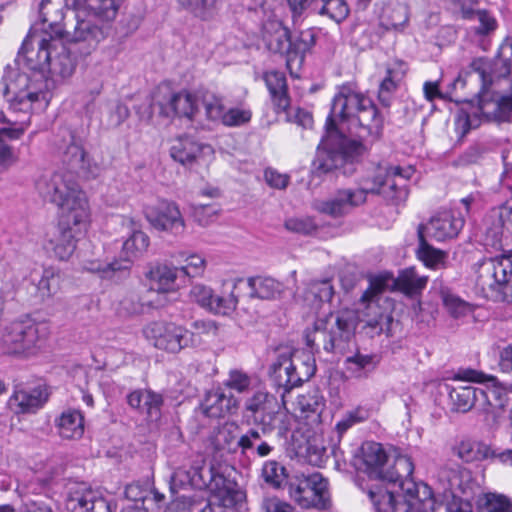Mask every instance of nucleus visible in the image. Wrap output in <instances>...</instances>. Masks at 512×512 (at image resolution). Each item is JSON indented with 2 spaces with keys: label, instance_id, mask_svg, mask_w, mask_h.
<instances>
[{
  "label": "nucleus",
  "instance_id": "nucleus-42",
  "mask_svg": "<svg viewBox=\"0 0 512 512\" xmlns=\"http://www.w3.org/2000/svg\"><path fill=\"white\" fill-rule=\"evenodd\" d=\"M179 269L166 264H156L146 273L151 281V289L158 292H169L173 290Z\"/></svg>",
  "mask_w": 512,
  "mask_h": 512
},
{
  "label": "nucleus",
  "instance_id": "nucleus-31",
  "mask_svg": "<svg viewBox=\"0 0 512 512\" xmlns=\"http://www.w3.org/2000/svg\"><path fill=\"white\" fill-rule=\"evenodd\" d=\"M251 425L257 426L264 436L276 433L278 438H283L289 430V418L277 405V408H272L266 413L254 417Z\"/></svg>",
  "mask_w": 512,
  "mask_h": 512
},
{
  "label": "nucleus",
  "instance_id": "nucleus-25",
  "mask_svg": "<svg viewBox=\"0 0 512 512\" xmlns=\"http://www.w3.org/2000/svg\"><path fill=\"white\" fill-rule=\"evenodd\" d=\"M49 392L46 385H38L26 391L21 385H16L9 398L8 405L16 414L35 413L48 401Z\"/></svg>",
  "mask_w": 512,
  "mask_h": 512
},
{
  "label": "nucleus",
  "instance_id": "nucleus-29",
  "mask_svg": "<svg viewBox=\"0 0 512 512\" xmlns=\"http://www.w3.org/2000/svg\"><path fill=\"white\" fill-rule=\"evenodd\" d=\"M206 150L211 151V147L197 142L192 137L185 136L174 142L170 148V155L183 166L191 167Z\"/></svg>",
  "mask_w": 512,
  "mask_h": 512
},
{
  "label": "nucleus",
  "instance_id": "nucleus-2",
  "mask_svg": "<svg viewBox=\"0 0 512 512\" xmlns=\"http://www.w3.org/2000/svg\"><path fill=\"white\" fill-rule=\"evenodd\" d=\"M360 317L354 310H342L315 320L306 334V344L313 352L344 355L350 350Z\"/></svg>",
  "mask_w": 512,
  "mask_h": 512
},
{
  "label": "nucleus",
  "instance_id": "nucleus-8",
  "mask_svg": "<svg viewBox=\"0 0 512 512\" xmlns=\"http://www.w3.org/2000/svg\"><path fill=\"white\" fill-rule=\"evenodd\" d=\"M361 454L365 471L372 478L395 485L399 479L413 474L414 464L409 456H389L380 443H363Z\"/></svg>",
  "mask_w": 512,
  "mask_h": 512
},
{
  "label": "nucleus",
  "instance_id": "nucleus-59",
  "mask_svg": "<svg viewBox=\"0 0 512 512\" xmlns=\"http://www.w3.org/2000/svg\"><path fill=\"white\" fill-rule=\"evenodd\" d=\"M176 117L193 119L198 110L196 98L188 92L176 93Z\"/></svg>",
  "mask_w": 512,
  "mask_h": 512
},
{
  "label": "nucleus",
  "instance_id": "nucleus-9",
  "mask_svg": "<svg viewBox=\"0 0 512 512\" xmlns=\"http://www.w3.org/2000/svg\"><path fill=\"white\" fill-rule=\"evenodd\" d=\"M386 279L376 277L370 281L368 289L362 294L361 301L365 303L362 311L365 328L370 329L371 337L385 333L391 335V326L393 316L389 310L388 298L383 297L381 293L386 287Z\"/></svg>",
  "mask_w": 512,
  "mask_h": 512
},
{
  "label": "nucleus",
  "instance_id": "nucleus-57",
  "mask_svg": "<svg viewBox=\"0 0 512 512\" xmlns=\"http://www.w3.org/2000/svg\"><path fill=\"white\" fill-rule=\"evenodd\" d=\"M60 282V275L54 268L44 269L42 277L38 282V291L43 298H49L58 292Z\"/></svg>",
  "mask_w": 512,
  "mask_h": 512
},
{
  "label": "nucleus",
  "instance_id": "nucleus-30",
  "mask_svg": "<svg viewBox=\"0 0 512 512\" xmlns=\"http://www.w3.org/2000/svg\"><path fill=\"white\" fill-rule=\"evenodd\" d=\"M263 79L270 93L275 112H285L290 106V97L284 73L276 70L268 71L264 73Z\"/></svg>",
  "mask_w": 512,
  "mask_h": 512
},
{
  "label": "nucleus",
  "instance_id": "nucleus-1",
  "mask_svg": "<svg viewBox=\"0 0 512 512\" xmlns=\"http://www.w3.org/2000/svg\"><path fill=\"white\" fill-rule=\"evenodd\" d=\"M383 127L384 116L368 96L351 84L340 86L312 162V176L320 178L335 170L353 175L365 150L363 140L378 139Z\"/></svg>",
  "mask_w": 512,
  "mask_h": 512
},
{
  "label": "nucleus",
  "instance_id": "nucleus-28",
  "mask_svg": "<svg viewBox=\"0 0 512 512\" xmlns=\"http://www.w3.org/2000/svg\"><path fill=\"white\" fill-rule=\"evenodd\" d=\"M58 149L62 153V161L71 170L87 169L86 152L79 140L76 139L71 131L64 130L62 143H58Z\"/></svg>",
  "mask_w": 512,
  "mask_h": 512
},
{
  "label": "nucleus",
  "instance_id": "nucleus-38",
  "mask_svg": "<svg viewBox=\"0 0 512 512\" xmlns=\"http://www.w3.org/2000/svg\"><path fill=\"white\" fill-rule=\"evenodd\" d=\"M250 297L263 300L280 298L285 290L284 284L271 277H250L247 280Z\"/></svg>",
  "mask_w": 512,
  "mask_h": 512
},
{
  "label": "nucleus",
  "instance_id": "nucleus-39",
  "mask_svg": "<svg viewBox=\"0 0 512 512\" xmlns=\"http://www.w3.org/2000/svg\"><path fill=\"white\" fill-rule=\"evenodd\" d=\"M59 435L64 439H79L84 434V417L78 410H66L55 421Z\"/></svg>",
  "mask_w": 512,
  "mask_h": 512
},
{
  "label": "nucleus",
  "instance_id": "nucleus-52",
  "mask_svg": "<svg viewBox=\"0 0 512 512\" xmlns=\"http://www.w3.org/2000/svg\"><path fill=\"white\" fill-rule=\"evenodd\" d=\"M319 8H314L320 16H326L336 23L344 21L350 12L349 6L345 0H321Z\"/></svg>",
  "mask_w": 512,
  "mask_h": 512
},
{
  "label": "nucleus",
  "instance_id": "nucleus-17",
  "mask_svg": "<svg viewBox=\"0 0 512 512\" xmlns=\"http://www.w3.org/2000/svg\"><path fill=\"white\" fill-rule=\"evenodd\" d=\"M458 380L469 382H489L486 389L479 388L480 409L485 413H492L496 410H504L509 403V384L504 385L495 376H486L484 373L466 369L456 375Z\"/></svg>",
  "mask_w": 512,
  "mask_h": 512
},
{
  "label": "nucleus",
  "instance_id": "nucleus-47",
  "mask_svg": "<svg viewBox=\"0 0 512 512\" xmlns=\"http://www.w3.org/2000/svg\"><path fill=\"white\" fill-rule=\"evenodd\" d=\"M261 475L269 486L274 489L286 488L292 475L288 474L285 466L276 460H269L263 464Z\"/></svg>",
  "mask_w": 512,
  "mask_h": 512
},
{
  "label": "nucleus",
  "instance_id": "nucleus-61",
  "mask_svg": "<svg viewBox=\"0 0 512 512\" xmlns=\"http://www.w3.org/2000/svg\"><path fill=\"white\" fill-rule=\"evenodd\" d=\"M202 105L209 120L216 121L222 119L225 107L221 97L213 93H205L202 96Z\"/></svg>",
  "mask_w": 512,
  "mask_h": 512
},
{
  "label": "nucleus",
  "instance_id": "nucleus-46",
  "mask_svg": "<svg viewBox=\"0 0 512 512\" xmlns=\"http://www.w3.org/2000/svg\"><path fill=\"white\" fill-rule=\"evenodd\" d=\"M378 363L379 360L376 355L357 352L346 358L345 367L355 377L362 378L367 377L376 368Z\"/></svg>",
  "mask_w": 512,
  "mask_h": 512
},
{
  "label": "nucleus",
  "instance_id": "nucleus-62",
  "mask_svg": "<svg viewBox=\"0 0 512 512\" xmlns=\"http://www.w3.org/2000/svg\"><path fill=\"white\" fill-rule=\"evenodd\" d=\"M284 226L287 230L302 235H311L318 229L314 219L309 216L288 218Z\"/></svg>",
  "mask_w": 512,
  "mask_h": 512
},
{
  "label": "nucleus",
  "instance_id": "nucleus-22",
  "mask_svg": "<svg viewBox=\"0 0 512 512\" xmlns=\"http://www.w3.org/2000/svg\"><path fill=\"white\" fill-rule=\"evenodd\" d=\"M363 204L364 196L362 192H355L354 189H338L330 198L316 201L314 208L322 214L339 218Z\"/></svg>",
  "mask_w": 512,
  "mask_h": 512
},
{
  "label": "nucleus",
  "instance_id": "nucleus-55",
  "mask_svg": "<svg viewBox=\"0 0 512 512\" xmlns=\"http://www.w3.org/2000/svg\"><path fill=\"white\" fill-rule=\"evenodd\" d=\"M190 474L192 478V487L195 489H207L210 491V484L214 483V479L220 473L213 465L206 466L194 465L190 467Z\"/></svg>",
  "mask_w": 512,
  "mask_h": 512
},
{
  "label": "nucleus",
  "instance_id": "nucleus-36",
  "mask_svg": "<svg viewBox=\"0 0 512 512\" xmlns=\"http://www.w3.org/2000/svg\"><path fill=\"white\" fill-rule=\"evenodd\" d=\"M277 405L279 403L273 394L264 390H257L245 400L243 420L247 425H251L254 417L256 418L272 408H277Z\"/></svg>",
  "mask_w": 512,
  "mask_h": 512
},
{
  "label": "nucleus",
  "instance_id": "nucleus-35",
  "mask_svg": "<svg viewBox=\"0 0 512 512\" xmlns=\"http://www.w3.org/2000/svg\"><path fill=\"white\" fill-rule=\"evenodd\" d=\"M264 435L256 428H250L246 433L242 434L238 441L237 447L242 455H256L258 457H267L275 449L273 441L264 440Z\"/></svg>",
  "mask_w": 512,
  "mask_h": 512
},
{
  "label": "nucleus",
  "instance_id": "nucleus-11",
  "mask_svg": "<svg viewBox=\"0 0 512 512\" xmlns=\"http://www.w3.org/2000/svg\"><path fill=\"white\" fill-rule=\"evenodd\" d=\"M143 333L157 349L173 354L201 344V339L192 334L191 330L174 322H151L144 328Z\"/></svg>",
  "mask_w": 512,
  "mask_h": 512
},
{
  "label": "nucleus",
  "instance_id": "nucleus-41",
  "mask_svg": "<svg viewBox=\"0 0 512 512\" xmlns=\"http://www.w3.org/2000/svg\"><path fill=\"white\" fill-rule=\"evenodd\" d=\"M383 184L384 173L381 170H379L374 177L362 179L359 183V188L354 189V191L363 193L364 203L367 200L368 194L381 195L386 200L392 201L395 204H398L406 200V192L403 189L399 190L398 195H392L390 192H387L386 189H383Z\"/></svg>",
  "mask_w": 512,
  "mask_h": 512
},
{
  "label": "nucleus",
  "instance_id": "nucleus-40",
  "mask_svg": "<svg viewBox=\"0 0 512 512\" xmlns=\"http://www.w3.org/2000/svg\"><path fill=\"white\" fill-rule=\"evenodd\" d=\"M428 278L419 276L414 268H407L400 272L397 278L393 279V286L410 298L421 295L427 285Z\"/></svg>",
  "mask_w": 512,
  "mask_h": 512
},
{
  "label": "nucleus",
  "instance_id": "nucleus-27",
  "mask_svg": "<svg viewBox=\"0 0 512 512\" xmlns=\"http://www.w3.org/2000/svg\"><path fill=\"white\" fill-rule=\"evenodd\" d=\"M213 482L209 492L219 507L232 508L243 501L245 495L234 480L220 473Z\"/></svg>",
  "mask_w": 512,
  "mask_h": 512
},
{
  "label": "nucleus",
  "instance_id": "nucleus-4",
  "mask_svg": "<svg viewBox=\"0 0 512 512\" xmlns=\"http://www.w3.org/2000/svg\"><path fill=\"white\" fill-rule=\"evenodd\" d=\"M124 0H90V12L75 15L73 31L65 32L67 39L74 44H82V55H89L108 34L107 23L116 18L119 7Z\"/></svg>",
  "mask_w": 512,
  "mask_h": 512
},
{
  "label": "nucleus",
  "instance_id": "nucleus-53",
  "mask_svg": "<svg viewBox=\"0 0 512 512\" xmlns=\"http://www.w3.org/2000/svg\"><path fill=\"white\" fill-rule=\"evenodd\" d=\"M298 406L302 412L321 414L325 408V398L318 387H313L298 396Z\"/></svg>",
  "mask_w": 512,
  "mask_h": 512
},
{
  "label": "nucleus",
  "instance_id": "nucleus-20",
  "mask_svg": "<svg viewBox=\"0 0 512 512\" xmlns=\"http://www.w3.org/2000/svg\"><path fill=\"white\" fill-rule=\"evenodd\" d=\"M144 213L147 221L157 230L178 235L185 229L180 209L173 201L161 199L154 205L146 206Z\"/></svg>",
  "mask_w": 512,
  "mask_h": 512
},
{
  "label": "nucleus",
  "instance_id": "nucleus-49",
  "mask_svg": "<svg viewBox=\"0 0 512 512\" xmlns=\"http://www.w3.org/2000/svg\"><path fill=\"white\" fill-rule=\"evenodd\" d=\"M334 293V287L329 279L312 281L305 291V299L311 301L315 308H319L321 304L330 302Z\"/></svg>",
  "mask_w": 512,
  "mask_h": 512
},
{
  "label": "nucleus",
  "instance_id": "nucleus-6",
  "mask_svg": "<svg viewBox=\"0 0 512 512\" xmlns=\"http://www.w3.org/2000/svg\"><path fill=\"white\" fill-rule=\"evenodd\" d=\"M36 45L37 51L34 46L28 47L27 51H22L21 47L19 55L25 59L30 70L39 72L41 80L46 72L62 79L72 76L77 65L76 58L62 39L48 36V39H38Z\"/></svg>",
  "mask_w": 512,
  "mask_h": 512
},
{
  "label": "nucleus",
  "instance_id": "nucleus-64",
  "mask_svg": "<svg viewBox=\"0 0 512 512\" xmlns=\"http://www.w3.org/2000/svg\"><path fill=\"white\" fill-rule=\"evenodd\" d=\"M213 294L214 292L210 287L203 284H196L190 289L189 298L192 302L208 310L213 300Z\"/></svg>",
  "mask_w": 512,
  "mask_h": 512
},
{
  "label": "nucleus",
  "instance_id": "nucleus-15",
  "mask_svg": "<svg viewBox=\"0 0 512 512\" xmlns=\"http://www.w3.org/2000/svg\"><path fill=\"white\" fill-rule=\"evenodd\" d=\"M42 325L29 316L19 318L7 325L1 336V348L8 355H27L37 346L41 338Z\"/></svg>",
  "mask_w": 512,
  "mask_h": 512
},
{
  "label": "nucleus",
  "instance_id": "nucleus-23",
  "mask_svg": "<svg viewBox=\"0 0 512 512\" xmlns=\"http://www.w3.org/2000/svg\"><path fill=\"white\" fill-rule=\"evenodd\" d=\"M130 408L138 411L149 423H158L162 418L164 397L151 389H137L130 392L127 397Z\"/></svg>",
  "mask_w": 512,
  "mask_h": 512
},
{
  "label": "nucleus",
  "instance_id": "nucleus-5",
  "mask_svg": "<svg viewBox=\"0 0 512 512\" xmlns=\"http://www.w3.org/2000/svg\"><path fill=\"white\" fill-rule=\"evenodd\" d=\"M262 38L270 52L285 58L286 66L292 72L303 65L306 54L316 44L317 33L308 28L292 34L281 21L269 19L263 24Z\"/></svg>",
  "mask_w": 512,
  "mask_h": 512
},
{
  "label": "nucleus",
  "instance_id": "nucleus-16",
  "mask_svg": "<svg viewBox=\"0 0 512 512\" xmlns=\"http://www.w3.org/2000/svg\"><path fill=\"white\" fill-rule=\"evenodd\" d=\"M471 72L478 75L483 88L512 74V38L506 39L493 59L476 58L470 63Z\"/></svg>",
  "mask_w": 512,
  "mask_h": 512
},
{
  "label": "nucleus",
  "instance_id": "nucleus-32",
  "mask_svg": "<svg viewBox=\"0 0 512 512\" xmlns=\"http://www.w3.org/2000/svg\"><path fill=\"white\" fill-rule=\"evenodd\" d=\"M237 408L233 395H226L221 389L209 391L201 402L203 414L210 418H221Z\"/></svg>",
  "mask_w": 512,
  "mask_h": 512
},
{
  "label": "nucleus",
  "instance_id": "nucleus-48",
  "mask_svg": "<svg viewBox=\"0 0 512 512\" xmlns=\"http://www.w3.org/2000/svg\"><path fill=\"white\" fill-rule=\"evenodd\" d=\"M411 168L403 169L400 166H391L385 170L383 189L392 195H398L399 190L403 189L408 197V190L405 182L412 176Z\"/></svg>",
  "mask_w": 512,
  "mask_h": 512
},
{
  "label": "nucleus",
  "instance_id": "nucleus-24",
  "mask_svg": "<svg viewBox=\"0 0 512 512\" xmlns=\"http://www.w3.org/2000/svg\"><path fill=\"white\" fill-rule=\"evenodd\" d=\"M464 218L453 211H440L423 226L428 236L438 242L455 238L464 226Z\"/></svg>",
  "mask_w": 512,
  "mask_h": 512
},
{
  "label": "nucleus",
  "instance_id": "nucleus-21",
  "mask_svg": "<svg viewBox=\"0 0 512 512\" xmlns=\"http://www.w3.org/2000/svg\"><path fill=\"white\" fill-rule=\"evenodd\" d=\"M70 512H112V501L103 494L85 485L71 488L66 499Z\"/></svg>",
  "mask_w": 512,
  "mask_h": 512
},
{
  "label": "nucleus",
  "instance_id": "nucleus-60",
  "mask_svg": "<svg viewBox=\"0 0 512 512\" xmlns=\"http://www.w3.org/2000/svg\"><path fill=\"white\" fill-rule=\"evenodd\" d=\"M479 512H512V502L504 495L487 494Z\"/></svg>",
  "mask_w": 512,
  "mask_h": 512
},
{
  "label": "nucleus",
  "instance_id": "nucleus-3",
  "mask_svg": "<svg viewBox=\"0 0 512 512\" xmlns=\"http://www.w3.org/2000/svg\"><path fill=\"white\" fill-rule=\"evenodd\" d=\"M39 195L62 210L61 218H69L75 226L84 225L88 219V203L73 172H54L36 182Z\"/></svg>",
  "mask_w": 512,
  "mask_h": 512
},
{
  "label": "nucleus",
  "instance_id": "nucleus-10",
  "mask_svg": "<svg viewBox=\"0 0 512 512\" xmlns=\"http://www.w3.org/2000/svg\"><path fill=\"white\" fill-rule=\"evenodd\" d=\"M286 489L290 499L301 508L326 510L331 505L328 481L320 473L294 474Z\"/></svg>",
  "mask_w": 512,
  "mask_h": 512
},
{
  "label": "nucleus",
  "instance_id": "nucleus-54",
  "mask_svg": "<svg viewBox=\"0 0 512 512\" xmlns=\"http://www.w3.org/2000/svg\"><path fill=\"white\" fill-rule=\"evenodd\" d=\"M178 3L201 20H210L216 13L217 0H178Z\"/></svg>",
  "mask_w": 512,
  "mask_h": 512
},
{
  "label": "nucleus",
  "instance_id": "nucleus-18",
  "mask_svg": "<svg viewBox=\"0 0 512 512\" xmlns=\"http://www.w3.org/2000/svg\"><path fill=\"white\" fill-rule=\"evenodd\" d=\"M37 79H32L28 74L5 71L2 78L3 96L12 95L9 100L23 103L25 100L35 102L39 100H47V91L42 90V86H46L44 79L41 80L39 72L34 75Z\"/></svg>",
  "mask_w": 512,
  "mask_h": 512
},
{
  "label": "nucleus",
  "instance_id": "nucleus-58",
  "mask_svg": "<svg viewBox=\"0 0 512 512\" xmlns=\"http://www.w3.org/2000/svg\"><path fill=\"white\" fill-rule=\"evenodd\" d=\"M480 123L481 118H479L476 112H473V110L470 112L465 109H460L455 118V130L457 134L462 138L471 129L477 128Z\"/></svg>",
  "mask_w": 512,
  "mask_h": 512
},
{
  "label": "nucleus",
  "instance_id": "nucleus-7",
  "mask_svg": "<svg viewBox=\"0 0 512 512\" xmlns=\"http://www.w3.org/2000/svg\"><path fill=\"white\" fill-rule=\"evenodd\" d=\"M275 361L270 365L269 376L279 389L281 397L292 389L301 386L314 376L317 366L311 352L295 350L290 347H279Z\"/></svg>",
  "mask_w": 512,
  "mask_h": 512
},
{
  "label": "nucleus",
  "instance_id": "nucleus-43",
  "mask_svg": "<svg viewBox=\"0 0 512 512\" xmlns=\"http://www.w3.org/2000/svg\"><path fill=\"white\" fill-rule=\"evenodd\" d=\"M243 282L242 278H237L232 282V287L229 292H222L221 295L213 294V300L211 301L208 311L216 315H231L237 308L239 299L237 290Z\"/></svg>",
  "mask_w": 512,
  "mask_h": 512
},
{
  "label": "nucleus",
  "instance_id": "nucleus-14",
  "mask_svg": "<svg viewBox=\"0 0 512 512\" xmlns=\"http://www.w3.org/2000/svg\"><path fill=\"white\" fill-rule=\"evenodd\" d=\"M392 487L375 485L367 490V496L376 512H402L405 505L421 493L420 483L411 477L399 479Z\"/></svg>",
  "mask_w": 512,
  "mask_h": 512
},
{
  "label": "nucleus",
  "instance_id": "nucleus-44",
  "mask_svg": "<svg viewBox=\"0 0 512 512\" xmlns=\"http://www.w3.org/2000/svg\"><path fill=\"white\" fill-rule=\"evenodd\" d=\"M417 233L419 239L418 258L429 268L438 269L445 267L447 253L434 248L427 242L423 233V225H419Z\"/></svg>",
  "mask_w": 512,
  "mask_h": 512
},
{
  "label": "nucleus",
  "instance_id": "nucleus-19",
  "mask_svg": "<svg viewBox=\"0 0 512 512\" xmlns=\"http://www.w3.org/2000/svg\"><path fill=\"white\" fill-rule=\"evenodd\" d=\"M453 452L467 463L489 460L512 467V449L500 450L482 441L462 440L453 447Z\"/></svg>",
  "mask_w": 512,
  "mask_h": 512
},
{
  "label": "nucleus",
  "instance_id": "nucleus-63",
  "mask_svg": "<svg viewBox=\"0 0 512 512\" xmlns=\"http://www.w3.org/2000/svg\"><path fill=\"white\" fill-rule=\"evenodd\" d=\"M434 512H472V506L470 502L452 494L451 497L445 496L443 501L437 502Z\"/></svg>",
  "mask_w": 512,
  "mask_h": 512
},
{
  "label": "nucleus",
  "instance_id": "nucleus-56",
  "mask_svg": "<svg viewBox=\"0 0 512 512\" xmlns=\"http://www.w3.org/2000/svg\"><path fill=\"white\" fill-rule=\"evenodd\" d=\"M149 245V237L142 231H134L132 235L123 243L124 259L129 260L131 265V258L135 257L137 253L143 252Z\"/></svg>",
  "mask_w": 512,
  "mask_h": 512
},
{
  "label": "nucleus",
  "instance_id": "nucleus-50",
  "mask_svg": "<svg viewBox=\"0 0 512 512\" xmlns=\"http://www.w3.org/2000/svg\"><path fill=\"white\" fill-rule=\"evenodd\" d=\"M83 267L89 272L98 273L102 278H111L115 273H128L129 260H114L109 263L99 260H88L84 263Z\"/></svg>",
  "mask_w": 512,
  "mask_h": 512
},
{
  "label": "nucleus",
  "instance_id": "nucleus-13",
  "mask_svg": "<svg viewBox=\"0 0 512 512\" xmlns=\"http://www.w3.org/2000/svg\"><path fill=\"white\" fill-rule=\"evenodd\" d=\"M476 283L483 290L490 289L512 300V260L510 256L486 258L476 264Z\"/></svg>",
  "mask_w": 512,
  "mask_h": 512
},
{
  "label": "nucleus",
  "instance_id": "nucleus-12",
  "mask_svg": "<svg viewBox=\"0 0 512 512\" xmlns=\"http://www.w3.org/2000/svg\"><path fill=\"white\" fill-rule=\"evenodd\" d=\"M65 3L63 0H42L39 5V21L35 23L22 43V51L38 43V39L51 36L62 39L65 35Z\"/></svg>",
  "mask_w": 512,
  "mask_h": 512
},
{
  "label": "nucleus",
  "instance_id": "nucleus-33",
  "mask_svg": "<svg viewBox=\"0 0 512 512\" xmlns=\"http://www.w3.org/2000/svg\"><path fill=\"white\" fill-rule=\"evenodd\" d=\"M451 410L460 413L470 411L474 406L480 408L479 388L472 385H446Z\"/></svg>",
  "mask_w": 512,
  "mask_h": 512
},
{
  "label": "nucleus",
  "instance_id": "nucleus-34",
  "mask_svg": "<svg viewBox=\"0 0 512 512\" xmlns=\"http://www.w3.org/2000/svg\"><path fill=\"white\" fill-rule=\"evenodd\" d=\"M264 435L256 428H250L246 433L242 434L238 441L237 447L242 455H256L258 457H267L275 449L273 441L264 440Z\"/></svg>",
  "mask_w": 512,
  "mask_h": 512
},
{
  "label": "nucleus",
  "instance_id": "nucleus-51",
  "mask_svg": "<svg viewBox=\"0 0 512 512\" xmlns=\"http://www.w3.org/2000/svg\"><path fill=\"white\" fill-rule=\"evenodd\" d=\"M463 17L465 19H473L476 18L479 22V25L475 27V34L479 36H487L493 33L498 26L497 20L495 17L485 9L479 10H464Z\"/></svg>",
  "mask_w": 512,
  "mask_h": 512
},
{
  "label": "nucleus",
  "instance_id": "nucleus-26",
  "mask_svg": "<svg viewBox=\"0 0 512 512\" xmlns=\"http://www.w3.org/2000/svg\"><path fill=\"white\" fill-rule=\"evenodd\" d=\"M80 232V226H75L69 218H61L54 238L49 240L54 254L60 260H68L76 249V235Z\"/></svg>",
  "mask_w": 512,
  "mask_h": 512
},
{
  "label": "nucleus",
  "instance_id": "nucleus-37",
  "mask_svg": "<svg viewBox=\"0 0 512 512\" xmlns=\"http://www.w3.org/2000/svg\"><path fill=\"white\" fill-rule=\"evenodd\" d=\"M370 417V411L364 407H357L351 411H347L341 420H339L335 426L336 439L332 438V444L330 446L331 455L338 460L340 448L339 443L342 436L355 424L366 421Z\"/></svg>",
  "mask_w": 512,
  "mask_h": 512
},
{
  "label": "nucleus",
  "instance_id": "nucleus-45",
  "mask_svg": "<svg viewBox=\"0 0 512 512\" xmlns=\"http://www.w3.org/2000/svg\"><path fill=\"white\" fill-rule=\"evenodd\" d=\"M439 295L444 308L451 317L458 319L473 312V306L461 299L449 287H441Z\"/></svg>",
  "mask_w": 512,
  "mask_h": 512
}]
</instances>
